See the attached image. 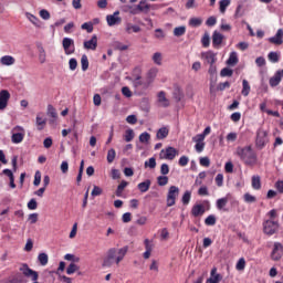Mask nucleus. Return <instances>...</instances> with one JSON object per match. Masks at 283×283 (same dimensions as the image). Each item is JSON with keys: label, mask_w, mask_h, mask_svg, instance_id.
<instances>
[{"label": "nucleus", "mask_w": 283, "mask_h": 283, "mask_svg": "<svg viewBox=\"0 0 283 283\" xmlns=\"http://www.w3.org/2000/svg\"><path fill=\"white\" fill-rule=\"evenodd\" d=\"M201 61L205 65H210L209 74H213V51L202 52Z\"/></svg>", "instance_id": "11"}, {"label": "nucleus", "mask_w": 283, "mask_h": 283, "mask_svg": "<svg viewBox=\"0 0 283 283\" xmlns=\"http://www.w3.org/2000/svg\"><path fill=\"white\" fill-rule=\"evenodd\" d=\"M124 138L126 143H132L134 140V129H127L125 132Z\"/></svg>", "instance_id": "45"}, {"label": "nucleus", "mask_w": 283, "mask_h": 283, "mask_svg": "<svg viewBox=\"0 0 283 283\" xmlns=\"http://www.w3.org/2000/svg\"><path fill=\"white\" fill-rule=\"evenodd\" d=\"M35 125L39 129V132H42V129L45 128V125H48V119L43 117V113H38L35 117Z\"/></svg>", "instance_id": "17"}, {"label": "nucleus", "mask_w": 283, "mask_h": 283, "mask_svg": "<svg viewBox=\"0 0 283 283\" xmlns=\"http://www.w3.org/2000/svg\"><path fill=\"white\" fill-rule=\"evenodd\" d=\"M229 6H231V0H221L219 2V10L221 14H224L227 12V8H229Z\"/></svg>", "instance_id": "30"}, {"label": "nucleus", "mask_w": 283, "mask_h": 283, "mask_svg": "<svg viewBox=\"0 0 283 283\" xmlns=\"http://www.w3.org/2000/svg\"><path fill=\"white\" fill-rule=\"evenodd\" d=\"M11 142L13 145H19L20 143H23V139L25 138V129L22 126H14L11 129Z\"/></svg>", "instance_id": "3"}, {"label": "nucleus", "mask_w": 283, "mask_h": 283, "mask_svg": "<svg viewBox=\"0 0 283 283\" xmlns=\"http://www.w3.org/2000/svg\"><path fill=\"white\" fill-rule=\"evenodd\" d=\"M180 195V189L176 186H171L167 193V207H174L176 205V198Z\"/></svg>", "instance_id": "8"}, {"label": "nucleus", "mask_w": 283, "mask_h": 283, "mask_svg": "<svg viewBox=\"0 0 283 283\" xmlns=\"http://www.w3.org/2000/svg\"><path fill=\"white\" fill-rule=\"evenodd\" d=\"M36 48L39 52V62L43 64L45 63V61H48V54L45 53V49L43 48V44L38 43Z\"/></svg>", "instance_id": "19"}, {"label": "nucleus", "mask_w": 283, "mask_h": 283, "mask_svg": "<svg viewBox=\"0 0 283 283\" xmlns=\"http://www.w3.org/2000/svg\"><path fill=\"white\" fill-rule=\"evenodd\" d=\"M179 165H180V167H187V165H189V157L181 156L179 158Z\"/></svg>", "instance_id": "61"}, {"label": "nucleus", "mask_w": 283, "mask_h": 283, "mask_svg": "<svg viewBox=\"0 0 283 283\" xmlns=\"http://www.w3.org/2000/svg\"><path fill=\"white\" fill-rule=\"evenodd\" d=\"M266 143H269V133H266V130L260 128L256 132L255 145L259 149H264V147H266Z\"/></svg>", "instance_id": "5"}, {"label": "nucleus", "mask_w": 283, "mask_h": 283, "mask_svg": "<svg viewBox=\"0 0 283 283\" xmlns=\"http://www.w3.org/2000/svg\"><path fill=\"white\" fill-rule=\"evenodd\" d=\"M27 282L28 280L24 279L22 274H18L8 281H0V283H27Z\"/></svg>", "instance_id": "22"}, {"label": "nucleus", "mask_w": 283, "mask_h": 283, "mask_svg": "<svg viewBox=\"0 0 283 283\" xmlns=\"http://www.w3.org/2000/svg\"><path fill=\"white\" fill-rule=\"evenodd\" d=\"M157 105L158 107H169V105H171V102L167 98V93H165V91H160L157 94Z\"/></svg>", "instance_id": "13"}, {"label": "nucleus", "mask_w": 283, "mask_h": 283, "mask_svg": "<svg viewBox=\"0 0 283 283\" xmlns=\"http://www.w3.org/2000/svg\"><path fill=\"white\" fill-rule=\"evenodd\" d=\"M193 143H205V135L199 134L192 137Z\"/></svg>", "instance_id": "64"}, {"label": "nucleus", "mask_w": 283, "mask_h": 283, "mask_svg": "<svg viewBox=\"0 0 283 283\" xmlns=\"http://www.w3.org/2000/svg\"><path fill=\"white\" fill-rule=\"evenodd\" d=\"M48 116H51V118H53L54 120H55V118L59 117V115L56 114V109L54 108V106L48 105Z\"/></svg>", "instance_id": "46"}, {"label": "nucleus", "mask_w": 283, "mask_h": 283, "mask_svg": "<svg viewBox=\"0 0 283 283\" xmlns=\"http://www.w3.org/2000/svg\"><path fill=\"white\" fill-rule=\"evenodd\" d=\"M181 200H182V203H184V205H188V203L190 202V200H191V192L186 191V192L184 193Z\"/></svg>", "instance_id": "59"}, {"label": "nucleus", "mask_w": 283, "mask_h": 283, "mask_svg": "<svg viewBox=\"0 0 283 283\" xmlns=\"http://www.w3.org/2000/svg\"><path fill=\"white\" fill-rule=\"evenodd\" d=\"M153 62L155 65H163V53L156 52L153 54Z\"/></svg>", "instance_id": "40"}, {"label": "nucleus", "mask_w": 283, "mask_h": 283, "mask_svg": "<svg viewBox=\"0 0 283 283\" xmlns=\"http://www.w3.org/2000/svg\"><path fill=\"white\" fill-rule=\"evenodd\" d=\"M149 187H151V180L149 179L137 185V189H139L140 193H147V191H149Z\"/></svg>", "instance_id": "21"}, {"label": "nucleus", "mask_w": 283, "mask_h": 283, "mask_svg": "<svg viewBox=\"0 0 283 283\" xmlns=\"http://www.w3.org/2000/svg\"><path fill=\"white\" fill-rule=\"evenodd\" d=\"M269 42L273 43L274 45H282V43H283V30L279 29L274 36L269 38Z\"/></svg>", "instance_id": "18"}, {"label": "nucleus", "mask_w": 283, "mask_h": 283, "mask_svg": "<svg viewBox=\"0 0 283 283\" xmlns=\"http://www.w3.org/2000/svg\"><path fill=\"white\" fill-rule=\"evenodd\" d=\"M81 65H82V71L87 72L90 67V60L87 59V55H82L81 57Z\"/></svg>", "instance_id": "37"}, {"label": "nucleus", "mask_w": 283, "mask_h": 283, "mask_svg": "<svg viewBox=\"0 0 283 283\" xmlns=\"http://www.w3.org/2000/svg\"><path fill=\"white\" fill-rule=\"evenodd\" d=\"M69 67L72 72H74V70H76V67H78V62L76 61V59L72 57L69 61Z\"/></svg>", "instance_id": "55"}, {"label": "nucleus", "mask_w": 283, "mask_h": 283, "mask_svg": "<svg viewBox=\"0 0 283 283\" xmlns=\"http://www.w3.org/2000/svg\"><path fill=\"white\" fill-rule=\"evenodd\" d=\"M245 266H247V261L244 260V258L239 259L235 265L237 271H244Z\"/></svg>", "instance_id": "50"}, {"label": "nucleus", "mask_w": 283, "mask_h": 283, "mask_svg": "<svg viewBox=\"0 0 283 283\" xmlns=\"http://www.w3.org/2000/svg\"><path fill=\"white\" fill-rule=\"evenodd\" d=\"M191 213L195 218H198V216H202V213H205V207L202 205H196L192 207Z\"/></svg>", "instance_id": "24"}, {"label": "nucleus", "mask_w": 283, "mask_h": 283, "mask_svg": "<svg viewBox=\"0 0 283 283\" xmlns=\"http://www.w3.org/2000/svg\"><path fill=\"white\" fill-rule=\"evenodd\" d=\"M189 25L190 28H200V25H202V18H191Z\"/></svg>", "instance_id": "36"}, {"label": "nucleus", "mask_w": 283, "mask_h": 283, "mask_svg": "<svg viewBox=\"0 0 283 283\" xmlns=\"http://www.w3.org/2000/svg\"><path fill=\"white\" fill-rule=\"evenodd\" d=\"M176 156H178V149L171 146L167 147L166 149H161L159 154V158H161V160H174Z\"/></svg>", "instance_id": "9"}, {"label": "nucleus", "mask_w": 283, "mask_h": 283, "mask_svg": "<svg viewBox=\"0 0 283 283\" xmlns=\"http://www.w3.org/2000/svg\"><path fill=\"white\" fill-rule=\"evenodd\" d=\"M268 59L271 61V63H277L280 61V55L277 52H270Z\"/></svg>", "instance_id": "47"}, {"label": "nucleus", "mask_w": 283, "mask_h": 283, "mask_svg": "<svg viewBox=\"0 0 283 283\" xmlns=\"http://www.w3.org/2000/svg\"><path fill=\"white\" fill-rule=\"evenodd\" d=\"M187 32V27L181 25V27H176L174 29V36H185Z\"/></svg>", "instance_id": "31"}, {"label": "nucleus", "mask_w": 283, "mask_h": 283, "mask_svg": "<svg viewBox=\"0 0 283 283\" xmlns=\"http://www.w3.org/2000/svg\"><path fill=\"white\" fill-rule=\"evenodd\" d=\"M34 187H39L41 185V171H36L34 175V181H33Z\"/></svg>", "instance_id": "57"}, {"label": "nucleus", "mask_w": 283, "mask_h": 283, "mask_svg": "<svg viewBox=\"0 0 283 283\" xmlns=\"http://www.w3.org/2000/svg\"><path fill=\"white\" fill-rule=\"evenodd\" d=\"M127 185H129V182L123 180L116 189V196L117 198H120V196H123V191H125V187H127Z\"/></svg>", "instance_id": "33"}, {"label": "nucleus", "mask_w": 283, "mask_h": 283, "mask_svg": "<svg viewBox=\"0 0 283 283\" xmlns=\"http://www.w3.org/2000/svg\"><path fill=\"white\" fill-rule=\"evenodd\" d=\"M227 63L232 66L238 65V53L231 52Z\"/></svg>", "instance_id": "38"}, {"label": "nucleus", "mask_w": 283, "mask_h": 283, "mask_svg": "<svg viewBox=\"0 0 283 283\" xmlns=\"http://www.w3.org/2000/svg\"><path fill=\"white\" fill-rule=\"evenodd\" d=\"M19 271L22 272V275L24 277H29L33 283H39V272L30 269V265L28 263H23Z\"/></svg>", "instance_id": "4"}, {"label": "nucleus", "mask_w": 283, "mask_h": 283, "mask_svg": "<svg viewBox=\"0 0 283 283\" xmlns=\"http://www.w3.org/2000/svg\"><path fill=\"white\" fill-rule=\"evenodd\" d=\"M25 17H27V19H28L33 25L39 27V23H40L39 18H36L34 14H32V13H30V12H27V13H25Z\"/></svg>", "instance_id": "41"}, {"label": "nucleus", "mask_w": 283, "mask_h": 283, "mask_svg": "<svg viewBox=\"0 0 283 283\" xmlns=\"http://www.w3.org/2000/svg\"><path fill=\"white\" fill-rule=\"evenodd\" d=\"M62 48L67 56L76 52V46L72 38H64L62 40Z\"/></svg>", "instance_id": "10"}, {"label": "nucleus", "mask_w": 283, "mask_h": 283, "mask_svg": "<svg viewBox=\"0 0 283 283\" xmlns=\"http://www.w3.org/2000/svg\"><path fill=\"white\" fill-rule=\"evenodd\" d=\"M145 169H156V158L151 157L144 164Z\"/></svg>", "instance_id": "39"}, {"label": "nucleus", "mask_w": 283, "mask_h": 283, "mask_svg": "<svg viewBox=\"0 0 283 283\" xmlns=\"http://www.w3.org/2000/svg\"><path fill=\"white\" fill-rule=\"evenodd\" d=\"M78 269V265H76L75 263H70V265L66 268V273L67 275H74V273H76Z\"/></svg>", "instance_id": "44"}, {"label": "nucleus", "mask_w": 283, "mask_h": 283, "mask_svg": "<svg viewBox=\"0 0 283 283\" xmlns=\"http://www.w3.org/2000/svg\"><path fill=\"white\" fill-rule=\"evenodd\" d=\"M0 63L1 65L10 66V65H14V63H17V60L12 55H3L0 59Z\"/></svg>", "instance_id": "20"}, {"label": "nucleus", "mask_w": 283, "mask_h": 283, "mask_svg": "<svg viewBox=\"0 0 283 283\" xmlns=\"http://www.w3.org/2000/svg\"><path fill=\"white\" fill-rule=\"evenodd\" d=\"M160 174L161 176H167V174H169V165L163 164L160 166Z\"/></svg>", "instance_id": "62"}, {"label": "nucleus", "mask_w": 283, "mask_h": 283, "mask_svg": "<svg viewBox=\"0 0 283 283\" xmlns=\"http://www.w3.org/2000/svg\"><path fill=\"white\" fill-rule=\"evenodd\" d=\"M241 94H242V96H249V94H251V85L249 84V81H247V80L242 81Z\"/></svg>", "instance_id": "25"}, {"label": "nucleus", "mask_w": 283, "mask_h": 283, "mask_svg": "<svg viewBox=\"0 0 283 283\" xmlns=\"http://www.w3.org/2000/svg\"><path fill=\"white\" fill-rule=\"evenodd\" d=\"M237 156H239L248 167L258 165V154H255V150H253L251 146L237 148Z\"/></svg>", "instance_id": "2"}, {"label": "nucleus", "mask_w": 283, "mask_h": 283, "mask_svg": "<svg viewBox=\"0 0 283 283\" xmlns=\"http://www.w3.org/2000/svg\"><path fill=\"white\" fill-rule=\"evenodd\" d=\"M50 258L45 252H42L38 255V261L40 262L41 266H46Z\"/></svg>", "instance_id": "32"}, {"label": "nucleus", "mask_w": 283, "mask_h": 283, "mask_svg": "<svg viewBox=\"0 0 283 283\" xmlns=\"http://www.w3.org/2000/svg\"><path fill=\"white\" fill-rule=\"evenodd\" d=\"M98 48V38L92 35L91 40L84 41V50H96Z\"/></svg>", "instance_id": "15"}, {"label": "nucleus", "mask_w": 283, "mask_h": 283, "mask_svg": "<svg viewBox=\"0 0 283 283\" xmlns=\"http://www.w3.org/2000/svg\"><path fill=\"white\" fill-rule=\"evenodd\" d=\"M228 202H229L228 198H221L217 200V209H219V211H227L224 207H227Z\"/></svg>", "instance_id": "29"}, {"label": "nucleus", "mask_w": 283, "mask_h": 283, "mask_svg": "<svg viewBox=\"0 0 283 283\" xmlns=\"http://www.w3.org/2000/svg\"><path fill=\"white\" fill-rule=\"evenodd\" d=\"M27 207L30 211H35V209L39 207V203L36 202V199H31Z\"/></svg>", "instance_id": "51"}, {"label": "nucleus", "mask_w": 283, "mask_h": 283, "mask_svg": "<svg viewBox=\"0 0 283 283\" xmlns=\"http://www.w3.org/2000/svg\"><path fill=\"white\" fill-rule=\"evenodd\" d=\"M64 260H67L69 262H81V259L78 256L70 253L64 255Z\"/></svg>", "instance_id": "53"}, {"label": "nucleus", "mask_w": 283, "mask_h": 283, "mask_svg": "<svg viewBox=\"0 0 283 283\" xmlns=\"http://www.w3.org/2000/svg\"><path fill=\"white\" fill-rule=\"evenodd\" d=\"M119 14H120L119 11H115L114 14L107 15L106 17L107 24L109 27L118 25V23H120V17H118Z\"/></svg>", "instance_id": "16"}, {"label": "nucleus", "mask_w": 283, "mask_h": 283, "mask_svg": "<svg viewBox=\"0 0 283 283\" xmlns=\"http://www.w3.org/2000/svg\"><path fill=\"white\" fill-rule=\"evenodd\" d=\"M151 8H154V6L147 3V0H142L135 9L130 10V14H140V12L149 14V10H151Z\"/></svg>", "instance_id": "7"}, {"label": "nucleus", "mask_w": 283, "mask_h": 283, "mask_svg": "<svg viewBox=\"0 0 283 283\" xmlns=\"http://www.w3.org/2000/svg\"><path fill=\"white\" fill-rule=\"evenodd\" d=\"M224 41V35L218 31L213 32V45H220Z\"/></svg>", "instance_id": "28"}, {"label": "nucleus", "mask_w": 283, "mask_h": 283, "mask_svg": "<svg viewBox=\"0 0 283 283\" xmlns=\"http://www.w3.org/2000/svg\"><path fill=\"white\" fill-rule=\"evenodd\" d=\"M116 159V150L114 148L108 149L106 160L109 165Z\"/></svg>", "instance_id": "34"}, {"label": "nucleus", "mask_w": 283, "mask_h": 283, "mask_svg": "<svg viewBox=\"0 0 283 283\" xmlns=\"http://www.w3.org/2000/svg\"><path fill=\"white\" fill-rule=\"evenodd\" d=\"M201 43L203 48H209L210 43H211V39L209 38V33H205L202 39H201Z\"/></svg>", "instance_id": "48"}, {"label": "nucleus", "mask_w": 283, "mask_h": 283, "mask_svg": "<svg viewBox=\"0 0 283 283\" xmlns=\"http://www.w3.org/2000/svg\"><path fill=\"white\" fill-rule=\"evenodd\" d=\"M82 30H86V32H88V34H91V32H94V24L92 22H85L82 24Z\"/></svg>", "instance_id": "49"}, {"label": "nucleus", "mask_w": 283, "mask_h": 283, "mask_svg": "<svg viewBox=\"0 0 283 283\" xmlns=\"http://www.w3.org/2000/svg\"><path fill=\"white\" fill-rule=\"evenodd\" d=\"M132 76H133V81H136V80L140 81L143 78V70L140 69V66H136L133 70Z\"/></svg>", "instance_id": "26"}, {"label": "nucleus", "mask_w": 283, "mask_h": 283, "mask_svg": "<svg viewBox=\"0 0 283 283\" xmlns=\"http://www.w3.org/2000/svg\"><path fill=\"white\" fill-rule=\"evenodd\" d=\"M221 76H233V70L224 67L221 70Z\"/></svg>", "instance_id": "60"}, {"label": "nucleus", "mask_w": 283, "mask_h": 283, "mask_svg": "<svg viewBox=\"0 0 283 283\" xmlns=\"http://www.w3.org/2000/svg\"><path fill=\"white\" fill-rule=\"evenodd\" d=\"M277 229H280V223H277L276 221L266 220L265 222H263V232L266 235H273L277 233Z\"/></svg>", "instance_id": "6"}, {"label": "nucleus", "mask_w": 283, "mask_h": 283, "mask_svg": "<svg viewBox=\"0 0 283 283\" xmlns=\"http://www.w3.org/2000/svg\"><path fill=\"white\" fill-rule=\"evenodd\" d=\"M149 140H151V135H149V133L144 132L139 135V143L147 144Z\"/></svg>", "instance_id": "43"}, {"label": "nucleus", "mask_w": 283, "mask_h": 283, "mask_svg": "<svg viewBox=\"0 0 283 283\" xmlns=\"http://www.w3.org/2000/svg\"><path fill=\"white\" fill-rule=\"evenodd\" d=\"M230 118L233 123H240V118H242V114L240 112L232 113Z\"/></svg>", "instance_id": "56"}, {"label": "nucleus", "mask_w": 283, "mask_h": 283, "mask_svg": "<svg viewBox=\"0 0 283 283\" xmlns=\"http://www.w3.org/2000/svg\"><path fill=\"white\" fill-rule=\"evenodd\" d=\"M157 184L159 187H165L166 185L169 184V177H167L165 175L157 177Z\"/></svg>", "instance_id": "42"}, {"label": "nucleus", "mask_w": 283, "mask_h": 283, "mask_svg": "<svg viewBox=\"0 0 283 283\" xmlns=\"http://www.w3.org/2000/svg\"><path fill=\"white\" fill-rule=\"evenodd\" d=\"M28 220L30 224H36V222H39V213L34 212L29 214Z\"/></svg>", "instance_id": "52"}, {"label": "nucleus", "mask_w": 283, "mask_h": 283, "mask_svg": "<svg viewBox=\"0 0 283 283\" xmlns=\"http://www.w3.org/2000/svg\"><path fill=\"white\" fill-rule=\"evenodd\" d=\"M158 76V67H151L147 74H146V82L144 83L145 90L156 81V77Z\"/></svg>", "instance_id": "12"}, {"label": "nucleus", "mask_w": 283, "mask_h": 283, "mask_svg": "<svg viewBox=\"0 0 283 283\" xmlns=\"http://www.w3.org/2000/svg\"><path fill=\"white\" fill-rule=\"evenodd\" d=\"M243 199H244V202H248V203H253L255 202V196L247 192L244 196H243Z\"/></svg>", "instance_id": "54"}, {"label": "nucleus", "mask_w": 283, "mask_h": 283, "mask_svg": "<svg viewBox=\"0 0 283 283\" xmlns=\"http://www.w3.org/2000/svg\"><path fill=\"white\" fill-rule=\"evenodd\" d=\"M40 17L44 21H49V19H50V11H48L45 9L40 10Z\"/></svg>", "instance_id": "58"}, {"label": "nucleus", "mask_w": 283, "mask_h": 283, "mask_svg": "<svg viewBox=\"0 0 283 283\" xmlns=\"http://www.w3.org/2000/svg\"><path fill=\"white\" fill-rule=\"evenodd\" d=\"M129 251V247L125 245L120 249L118 248H109L106 251V255L103 259L102 266L104 269H111L114 264L117 266L125 260V255H127V252Z\"/></svg>", "instance_id": "1"}, {"label": "nucleus", "mask_w": 283, "mask_h": 283, "mask_svg": "<svg viewBox=\"0 0 283 283\" xmlns=\"http://www.w3.org/2000/svg\"><path fill=\"white\" fill-rule=\"evenodd\" d=\"M199 163L201 167H209L211 165V161L208 159V157H201Z\"/></svg>", "instance_id": "63"}, {"label": "nucleus", "mask_w": 283, "mask_h": 283, "mask_svg": "<svg viewBox=\"0 0 283 283\" xmlns=\"http://www.w3.org/2000/svg\"><path fill=\"white\" fill-rule=\"evenodd\" d=\"M10 101V92L8 90L0 91V112H3L8 107V102Z\"/></svg>", "instance_id": "14"}, {"label": "nucleus", "mask_w": 283, "mask_h": 283, "mask_svg": "<svg viewBox=\"0 0 283 283\" xmlns=\"http://www.w3.org/2000/svg\"><path fill=\"white\" fill-rule=\"evenodd\" d=\"M126 32H127V34H132V32L138 33V32H140V27L132 24V23H127Z\"/></svg>", "instance_id": "35"}, {"label": "nucleus", "mask_w": 283, "mask_h": 283, "mask_svg": "<svg viewBox=\"0 0 283 283\" xmlns=\"http://www.w3.org/2000/svg\"><path fill=\"white\" fill-rule=\"evenodd\" d=\"M252 188L256 191L262 189V180L260 179V176L252 177Z\"/></svg>", "instance_id": "27"}, {"label": "nucleus", "mask_w": 283, "mask_h": 283, "mask_svg": "<svg viewBox=\"0 0 283 283\" xmlns=\"http://www.w3.org/2000/svg\"><path fill=\"white\" fill-rule=\"evenodd\" d=\"M167 136H169V129L167 127H161L157 130L156 138L158 140H164Z\"/></svg>", "instance_id": "23"}]
</instances>
